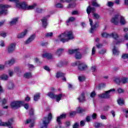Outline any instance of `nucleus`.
<instances>
[{"label":"nucleus","mask_w":128,"mask_h":128,"mask_svg":"<svg viewBox=\"0 0 128 128\" xmlns=\"http://www.w3.org/2000/svg\"><path fill=\"white\" fill-rule=\"evenodd\" d=\"M74 38L72 31H66L64 34L58 36V40L62 42H66L70 40H73Z\"/></svg>","instance_id":"obj_1"},{"label":"nucleus","mask_w":128,"mask_h":128,"mask_svg":"<svg viewBox=\"0 0 128 128\" xmlns=\"http://www.w3.org/2000/svg\"><path fill=\"white\" fill-rule=\"evenodd\" d=\"M52 114L50 113L48 117H44L42 120V122L40 125V128H48V126L52 120Z\"/></svg>","instance_id":"obj_2"},{"label":"nucleus","mask_w":128,"mask_h":128,"mask_svg":"<svg viewBox=\"0 0 128 128\" xmlns=\"http://www.w3.org/2000/svg\"><path fill=\"white\" fill-rule=\"evenodd\" d=\"M116 92V90L110 89L108 91H106L105 94H100L98 95L99 98H108L112 94H114Z\"/></svg>","instance_id":"obj_3"},{"label":"nucleus","mask_w":128,"mask_h":128,"mask_svg":"<svg viewBox=\"0 0 128 128\" xmlns=\"http://www.w3.org/2000/svg\"><path fill=\"white\" fill-rule=\"evenodd\" d=\"M24 104L22 101H14L11 102L10 106L12 108H20V106H22Z\"/></svg>","instance_id":"obj_4"},{"label":"nucleus","mask_w":128,"mask_h":128,"mask_svg":"<svg viewBox=\"0 0 128 128\" xmlns=\"http://www.w3.org/2000/svg\"><path fill=\"white\" fill-rule=\"evenodd\" d=\"M14 2L16 4V8H22V10H26L28 8V5L26 2H20L18 0H15Z\"/></svg>","instance_id":"obj_5"},{"label":"nucleus","mask_w":128,"mask_h":128,"mask_svg":"<svg viewBox=\"0 0 128 128\" xmlns=\"http://www.w3.org/2000/svg\"><path fill=\"white\" fill-rule=\"evenodd\" d=\"M12 6L8 4H0V14H8V10L6 9L10 8Z\"/></svg>","instance_id":"obj_6"},{"label":"nucleus","mask_w":128,"mask_h":128,"mask_svg":"<svg viewBox=\"0 0 128 128\" xmlns=\"http://www.w3.org/2000/svg\"><path fill=\"white\" fill-rule=\"evenodd\" d=\"M14 122V118H10L8 122H2L1 120H0V126H9V128H12V122Z\"/></svg>","instance_id":"obj_7"},{"label":"nucleus","mask_w":128,"mask_h":128,"mask_svg":"<svg viewBox=\"0 0 128 128\" xmlns=\"http://www.w3.org/2000/svg\"><path fill=\"white\" fill-rule=\"evenodd\" d=\"M120 14L115 15L111 19V22L114 24L118 25L120 24Z\"/></svg>","instance_id":"obj_8"},{"label":"nucleus","mask_w":128,"mask_h":128,"mask_svg":"<svg viewBox=\"0 0 128 128\" xmlns=\"http://www.w3.org/2000/svg\"><path fill=\"white\" fill-rule=\"evenodd\" d=\"M89 22H90V26H91L90 32H91V34H92V32H94V30H96V25L98 24V22H96L95 24L93 25L92 24L94 22L92 18L89 19Z\"/></svg>","instance_id":"obj_9"},{"label":"nucleus","mask_w":128,"mask_h":128,"mask_svg":"<svg viewBox=\"0 0 128 128\" xmlns=\"http://www.w3.org/2000/svg\"><path fill=\"white\" fill-rule=\"evenodd\" d=\"M14 50H16V44H11L8 48V52L9 54L14 52Z\"/></svg>","instance_id":"obj_10"},{"label":"nucleus","mask_w":128,"mask_h":128,"mask_svg":"<svg viewBox=\"0 0 128 128\" xmlns=\"http://www.w3.org/2000/svg\"><path fill=\"white\" fill-rule=\"evenodd\" d=\"M34 38H36V34H33L26 41L25 44H30V42L34 40Z\"/></svg>","instance_id":"obj_11"},{"label":"nucleus","mask_w":128,"mask_h":128,"mask_svg":"<svg viewBox=\"0 0 128 128\" xmlns=\"http://www.w3.org/2000/svg\"><path fill=\"white\" fill-rule=\"evenodd\" d=\"M78 68L80 70H84L88 68V66L84 63H80L78 66Z\"/></svg>","instance_id":"obj_12"},{"label":"nucleus","mask_w":128,"mask_h":128,"mask_svg":"<svg viewBox=\"0 0 128 128\" xmlns=\"http://www.w3.org/2000/svg\"><path fill=\"white\" fill-rule=\"evenodd\" d=\"M28 30H26L23 32H22L21 33H19L18 36L17 38H24L26 36V34H28Z\"/></svg>","instance_id":"obj_13"},{"label":"nucleus","mask_w":128,"mask_h":128,"mask_svg":"<svg viewBox=\"0 0 128 128\" xmlns=\"http://www.w3.org/2000/svg\"><path fill=\"white\" fill-rule=\"evenodd\" d=\"M26 124H30V128H34V120L28 118L26 120Z\"/></svg>","instance_id":"obj_14"},{"label":"nucleus","mask_w":128,"mask_h":128,"mask_svg":"<svg viewBox=\"0 0 128 128\" xmlns=\"http://www.w3.org/2000/svg\"><path fill=\"white\" fill-rule=\"evenodd\" d=\"M119 24L122 25L126 24V19H124V17L120 15L119 18Z\"/></svg>","instance_id":"obj_15"},{"label":"nucleus","mask_w":128,"mask_h":128,"mask_svg":"<svg viewBox=\"0 0 128 128\" xmlns=\"http://www.w3.org/2000/svg\"><path fill=\"white\" fill-rule=\"evenodd\" d=\"M79 102H84L86 100V98L84 97V92H82L81 96L78 98Z\"/></svg>","instance_id":"obj_16"},{"label":"nucleus","mask_w":128,"mask_h":128,"mask_svg":"<svg viewBox=\"0 0 128 128\" xmlns=\"http://www.w3.org/2000/svg\"><path fill=\"white\" fill-rule=\"evenodd\" d=\"M87 14H90V12H96V8H90V6H88L86 9Z\"/></svg>","instance_id":"obj_17"},{"label":"nucleus","mask_w":128,"mask_h":128,"mask_svg":"<svg viewBox=\"0 0 128 128\" xmlns=\"http://www.w3.org/2000/svg\"><path fill=\"white\" fill-rule=\"evenodd\" d=\"M16 62V60L14 58H12L10 60H8V61H6L5 62L6 64H8V66H12Z\"/></svg>","instance_id":"obj_18"},{"label":"nucleus","mask_w":128,"mask_h":128,"mask_svg":"<svg viewBox=\"0 0 128 128\" xmlns=\"http://www.w3.org/2000/svg\"><path fill=\"white\" fill-rule=\"evenodd\" d=\"M41 21L44 28H46V26H48V18H46V17H44L41 20Z\"/></svg>","instance_id":"obj_19"},{"label":"nucleus","mask_w":128,"mask_h":128,"mask_svg":"<svg viewBox=\"0 0 128 128\" xmlns=\"http://www.w3.org/2000/svg\"><path fill=\"white\" fill-rule=\"evenodd\" d=\"M42 58H48V60H50V58H52V55L50 53H45L43 54Z\"/></svg>","instance_id":"obj_20"},{"label":"nucleus","mask_w":128,"mask_h":128,"mask_svg":"<svg viewBox=\"0 0 128 128\" xmlns=\"http://www.w3.org/2000/svg\"><path fill=\"white\" fill-rule=\"evenodd\" d=\"M76 55L75 58L76 60H80V58H82V54L80 52H78V50L77 49L76 52H75Z\"/></svg>","instance_id":"obj_21"},{"label":"nucleus","mask_w":128,"mask_h":128,"mask_svg":"<svg viewBox=\"0 0 128 128\" xmlns=\"http://www.w3.org/2000/svg\"><path fill=\"white\" fill-rule=\"evenodd\" d=\"M62 94L55 95V98L58 102H60V100H62Z\"/></svg>","instance_id":"obj_22"},{"label":"nucleus","mask_w":128,"mask_h":128,"mask_svg":"<svg viewBox=\"0 0 128 128\" xmlns=\"http://www.w3.org/2000/svg\"><path fill=\"white\" fill-rule=\"evenodd\" d=\"M64 49L63 48L58 49L56 52V54L60 56L64 52Z\"/></svg>","instance_id":"obj_23"},{"label":"nucleus","mask_w":128,"mask_h":128,"mask_svg":"<svg viewBox=\"0 0 128 128\" xmlns=\"http://www.w3.org/2000/svg\"><path fill=\"white\" fill-rule=\"evenodd\" d=\"M24 76L25 78H30L32 76V72H27L24 74Z\"/></svg>","instance_id":"obj_24"},{"label":"nucleus","mask_w":128,"mask_h":128,"mask_svg":"<svg viewBox=\"0 0 128 128\" xmlns=\"http://www.w3.org/2000/svg\"><path fill=\"white\" fill-rule=\"evenodd\" d=\"M18 18H13L10 22V26H14L18 22Z\"/></svg>","instance_id":"obj_25"},{"label":"nucleus","mask_w":128,"mask_h":128,"mask_svg":"<svg viewBox=\"0 0 128 128\" xmlns=\"http://www.w3.org/2000/svg\"><path fill=\"white\" fill-rule=\"evenodd\" d=\"M36 4H34L31 6H27L26 10H34V8H36Z\"/></svg>","instance_id":"obj_26"},{"label":"nucleus","mask_w":128,"mask_h":128,"mask_svg":"<svg viewBox=\"0 0 128 128\" xmlns=\"http://www.w3.org/2000/svg\"><path fill=\"white\" fill-rule=\"evenodd\" d=\"M14 84L12 82H10L8 84V90H14Z\"/></svg>","instance_id":"obj_27"},{"label":"nucleus","mask_w":128,"mask_h":128,"mask_svg":"<svg viewBox=\"0 0 128 128\" xmlns=\"http://www.w3.org/2000/svg\"><path fill=\"white\" fill-rule=\"evenodd\" d=\"M110 34V38H114L115 40L118 38V34L116 32H113Z\"/></svg>","instance_id":"obj_28"},{"label":"nucleus","mask_w":128,"mask_h":128,"mask_svg":"<svg viewBox=\"0 0 128 128\" xmlns=\"http://www.w3.org/2000/svg\"><path fill=\"white\" fill-rule=\"evenodd\" d=\"M40 93H37L34 95V102H37L38 100H40Z\"/></svg>","instance_id":"obj_29"},{"label":"nucleus","mask_w":128,"mask_h":128,"mask_svg":"<svg viewBox=\"0 0 128 128\" xmlns=\"http://www.w3.org/2000/svg\"><path fill=\"white\" fill-rule=\"evenodd\" d=\"M0 79L2 80H8V76L7 74H4L0 76Z\"/></svg>","instance_id":"obj_30"},{"label":"nucleus","mask_w":128,"mask_h":128,"mask_svg":"<svg viewBox=\"0 0 128 128\" xmlns=\"http://www.w3.org/2000/svg\"><path fill=\"white\" fill-rule=\"evenodd\" d=\"M110 34H108L106 32L102 34V38H110Z\"/></svg>","instance_id":"obj_31"},{"label":"nucleus","mask_w":128,"mask_h":128,"mask_svg":"<svg viewBox=\"0 0 128 128\" xmlns=\"http://www.w3.org/2000/svg\"><path fill=\"white\" fill-rule=\"evenodd\" d=\"M14 72H16L18 76H20V74H22V71L20 70V68L18 67H16L14 68Z\"/></svg>","instance_id":"obj_32"},{"label":"nucleus","mask_w":128,"mask_h":128,"mask_svg":"<svg viewBox=\"0 0 128 128\" xmlns=\"http://www.w3.org/2000/svg\"><path fill=\"white\" fill-rule=\"evenodd\" d=\"M112 52L116 56L118 54V48H116V46H114V48L112 50Z\"/></svg>","instance_id":"obj_33"},{"label":"nucleus","mask_w":128,"mask_h":128,"mask_svg":"<svg viewBox=\"0 0 128 128\" xmlns=\"http://www.w3.org/2000/svg\"><path fill=\"white\" fill-rule=\"evenodd\" d=\"M48 96L50 98H56V94L52 92H48Z\"/></svg>","instance_id":"obj_34"},{"label":"nucleus","mask_w":128,"mask_h":128,"mask_svg":"<svg viewBox=\"0 0 128 128\" xmlns=\"http://www.w3.org/2000/svg\"><path fill=\"white\" fill-rule=\"evenodd\" d=\"M92 6H95L96 8H100V4H98L96 2L94 1L92 2Z\"/></svg>","instance_id":"obj_35"},{"label":"nucleus","mask_w":128,"mask_h":128,"mask_svg":"<svg viewBox=\"0 0 128 128\" xmlns=\"http://www.w3.org/2000/svg\"><path fill=\"white\" fill-rule=\"evenodd\" d=\"M118 103L120 106H123V104H124V101L123 99L119 98Z\"/></svg>","instance_id":"obj_36"},{"label":"nucleus","mask_w":128,"mask_h":128,"mask_svg":"<svg viewBox=\"0 0 128 128\" xmlns=\"http://www.w3.org/2000/svg\"><path fill=\"white\" fill-rule=\"evenodd\" d=\"M121 82H122V84H126L127 82H128V78H122V79L121 80Z\"/></svg>","instance_id":"obj_37"},{"label":"nucleus","mask_w":128,"mask_h":128,"mask_svg":"<svg viewBox=\"0 0 128 128\" xmlns=\"http://www.w3.org/2000/svg\"><path fill=\"white\" fill-rule=\"evenodd\" d=\"M76 20V18L74 17H70L69 19L66 22V24H68V22H74Z\"/></svg>","instance_id":"obj_38"},{"label":"nucleus","mask_w":128,"mask_h":128,"mask_svg":"<svg viewBox=\"0 0 128 128\" xmlns=\"http://www.w3.org/2000/svg\"><path fill=\"white\" fill-rule=\"evenodd\" d=\"M64 75L65 74L64 73L58 72L56 74V78H60V76H64Z\"/></svg>","instance_id":"obj_39"},{"label":"nucleus","mask_w":128,"mask_h":128,"mask_svg":"<svg viewBox=\"0 0 128 128\" xmlns=\"http://www.w3.org/2000/svg\"><path fill=\"white\" fill-rule=\"evenodd\" d=\"M84 112V110L82 109L80 107H78L77 109V112L78 114H82V112Z\"/></svg>","instance_id":"obj_40"},{"label":"nucleus","mask_w":128,"mask_h":128,"mask_svg":"<svg viewBox=\"0 0 128 128\" xmlns=\"http://www.w3.org/2000/svg\"><path fill=\"white\" fill-rule=\"evenodd\" d=\"M114 80L115 82H116V84H120L121 82V81L120 80V78H115Z\"/></svg>","instance_id":"obj_41"},{"label":"nucleus","mask_w":128,"mask_h":128,"mask_svg":"<svg viewBox=\"0 0 128 128\" xmlns=\"http://www.w3.org/2000/svg\"><path fill=\"white\" fill-rule=\"evenodd\" d=\"M106 52V49H101L99 50V54H104Z\"/></svg>","instance_id":"obj_42"},{"label":"nucleus","mask_w":128,"mask_h":128,"mask_svg":"<svg viewBox=\"0 0 128 128\" xmlns=\"http://www.w3.org/2000/svg\"><path fill=\"white\" fill-rule=\"evenodd\" d=\"M78 49H75V50H69L68 51V52L70 54H76V50Z\"/></svg>","instance_id":"obj_43"},{"label":"nucleus","mask_w":128,"mask_h":128,"mask_svg":"<svg viewBox=\"0 0 128 128\" xmlns=\"http://www.w3.org/2000/svg\"><path fill=\"white\" fill-rule=\"evenodd\" d=\"M76 8V4L74 3L72 4H69L68 6V8Z\"/></svg>","instance_id":"obj_44"},{"label":"nucleus","mask_w":128,"mask_h":128,"mask_svg":"<svg viewBox=\"0 0 128 128\" xmlns=\"http://www.w3.org/2000/svg\"><path fill=\"white\" fill-rule=\"evenodd\" d=\"M28 67L30 70H34V64H28Z\"/></svg>","instance_id":"obj_45"},{"label":"nucleus","mask_w":128,"mask_h":128,"mask_svg":"<svg viewBox=\"0 0 128 128\" xmlns=\"http://www.w3.org/2000/svg\"><path fill=\"white\" fill-rule=\"evenodd\" d=\"M84 80H86V78L84 77V76H80L78 77V80H80V82H84Z\"/></svg>","instance_id":"obj_46"},{"label":"nucleus","mask_w":128,"mask_h":128,"mask_svg":"<svg viewBox=\"0 0 128 128\" xmlns=\"http://www.w3.org/2000/svg\"><path fill=\"white\" fill-rule=\"evenodd\" d=\"M107 6L110 8H112V6H114V2H108L107 3Z\"/></svg>","instance_id":"obj_47"},{"label":"nucleus","mask_w":128,"mask_h":128,"mask_svg":"<svg viewBox=\"0 0 128 128\" xmlns=\"http://www.w3.org/2000/svg\"><path fill=\"white\" fill-rule=\"evenodd\" d=\"M8 72L10 76H14V72L13 70H8Z\"/></svg>","instance_id":"obj_48"},{"label":"nucleus","mask_w":128,"mask_h":128,"mask_svg":"<svg viewBox=\"0 0 128 128\" xmlns=\"http://www.w3.org/2000/svg\"><path fill=\"white\" fill-rule=\"evenodd\" d=\"M72 0H60V2L61 4H64V2H71Z\"/></svg>","instance_id":"obj_49"},{"label":"nucleus","mask_w":128,"mask_h":128,"mask_svg":"<svg viewBox=\"0 0 128 128\" xmlns=\"http://www.w3.org/2000/svg\"><path fill=\"white\" fill-rule=\"evenodd\" d=\"M100 126H102V123H95V128H100Z\"/></svg>","instance_id":"obj_50"},{"label":"nucleus","mask_w":128,"mask_h":128,"mask_svg":"<svg viewBox=\"0 0 128 128\" xmlns=\"http://www.w3.org/2000/svg\"><path fill=\"white\" fill-rule=\"evenodd\" d=\"M104 86H106V84H100L98 86V90H100V88H104Z\"/></svg>","instance_id":"obj_51"},{"label":"nucleus","mask_w":128,"mask_h":128,"mask_svg":"<svg viewBox=\"0 0 128 128\" xmlns=\"http://www.w3.org/2000/svg\"><path fill=\"white\" fill-rule=\"evenodd\" d=\"M93 16L96 20L100 18V15H98V14L94 13Z\"/></svg>","instance_id":"obj_52"},{"label":"nucleus","mask_w":128,"mask_h":128,"mask_svg":"<svg viewBox=\"0 0 128 128\" xmlns=\"http://www.w3.org/2000/svg\"><path fill=\"white\" fill-rule=\"evenodd\" d=\"M46 38H51V36H52V32H49L46 34Z\"/></svg>","instance_id":"obj_53"},{"label":"nucleus","mask_w":128,"mask_h":128,"mask_svg":"<svg viewBox=\"0 0 128 128\" xmlns=\"http://www.w3.org/2000/svg\"><path fill=\"white\" fill-rule=\"evenodd\" d=\"M56 8H64V6H62L60 3H58L57 4H56Z\"/></svg>","instance_id":"obj_54"},{"label":"nucleus","mask_w":128,"mask_h":128,"mask_svg":"<svg viewBox=\"0 0 128 128\" xmlns=\"http://www.w3.org/2000/svg\"><path fill=\"white\" fill-rule=\"evenodd\" d=\"M0 46L2 48H4V46H5V44H4V41L2 40H1L0 41Z\"/></svg>","instance_id":"obj_55"},{"label":"nucleus","mask_w":128,"mask_h":128,"mask_svg":"<svg viewBox=\"0 0 128 128\" xmlns=\"http://www.w3.org/2000/svg\"><path fill=\"white\" fill-rule=\"evenodd\" d=\"M122 58L126 59L128 58V54H123L122 56Z\"/></svg>","instance_id":"obj_56"},{"label":"nucleus","mask_w":128,"mask_h":128,"mask_svg":"<svg viewBox=\"0 0 128 128\" xmlns=\"http://www.w3.org/2000/svg\"><path fill=\"white\" fill-rule=\"evenodd\" d=\"M72 14L78 16V12L76 10H74L72 12Z\"/></svg>","instance_id":"obj_57"},{"label":"nucleus","mask_w":128,"mask_h":128,"mask_svg":"<svg viewBox=\"0 0 128 128\" xmlns=\"http://www.w3.org/2000/svg\"><path fill=\"white\" fill-rule=\"evenodd\" d=\"M42 12V9L40 8H37L36 9V12H38L39 14H40V12Z\"/></svg>","instance_id":"obj_58"},{"label":"nucleus","mask_w":128,"mask_h":128,"mask_svg":"<svg viewBox=\"0 0 128 128\" xmlns=\"http://www.w3.org/2000/svg\"><path fill=\"white\" fill-rule=\"evenodd\" d=\"M76 114V112H70V116H74Z\"/></svg>","instance_id":"obj_59"},{"label":"nucleus","mask_w":128,"mask_h":128,"mask_svg":"<svg viewBox=\"0 0 128 128\" xmlns=\"http://www.w3.org/2000/svg\"><path fill=\"white\" fill-rule=\"evenodd\" d=\"M96 96V92H93L90 94V97L91 98H94Z\"/></svg>","instance_id":"obj_60"},{"label":"nucleus","mask_w":128,"mask_h":128,"mask_svg":"<svg viewBox=\"0 0 128 128\" xmlns=\"http://www.w3.org/2000/svg\"><path fill=\"white\" fill-rule=\"evenodd\" d=\"M96 54V48L93 47L92 48V56H94Z\"/></svg>","instance_id":"obj_61"},{"label":"nucleus","mask_w":128,"mask_h":128,"mask_svg":"<svg viewBox=\"0 0 128 128\" xmlns=\"http://www.w3.org/2000/svg\"><path fill=\"white\" fill-rule=\"evenodd\" d=\"M92 117L93 120H96V114H93L92 116Z\"/></svg>","instance_id":"obj_62"},{"label":"nucleus","mask_w":128,"mask_h":128,"mask_svg":"<svg viewBox=\"0 0 128 128\" xmlns=\"http://www.w3.org/2000/svg\"><path fill=\"white\" fill-rule=\"evenodd\" d=\"M118 94H122V92H124V90L120 88H119L118 90Z\"/></svg>","instance_id":"obj_63"},{"label":"nucleus","mask_w":128,"mask_h":128,"mask_svg":"<svg viewBox=\"0 0 128 128\" xmlns=\"http://www.w3.org/2000/svg\"><path fill=\"white\" fill-rule=\"evenodd\" d=\"M79 125L78 123H75L73 126V128H78Z\"/></svg>","instance_id":"obj_64"}]
</instances>
